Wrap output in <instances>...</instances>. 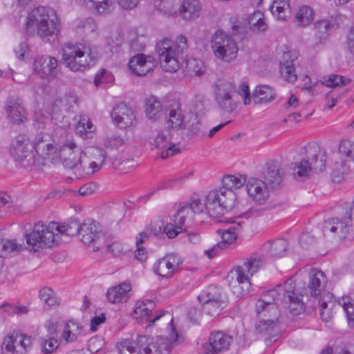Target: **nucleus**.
Masks as SVG:
<instances>
[{
  "instance_id": "f257e3e1",
  "label": "nucleus",
  "mask_w": 354,
  "mask_h": 354,
  "mask_svg": "<svg viewBox=\"0 0 354 354\" xmlns=\"http://www.w3.org/2000/svg\"><path fill=\"white\" fill-rule=\"evenodd\" d=\"M280 306L295 315L304 310V302L295 292L292 279H288L283 285H279L267 291L256 304L257 315L266 318L256 324V330L259 334L268 335L270 341H275L279 335L277 319Z\"/></svg>"
},
{
  "instance_id": "f03ea898",
  "label": "nucleus",
  "mask_w": 354,
  "mask_h": 354,
  "mask_svg": "<svg viewBox=\"0 0 354 354\" xmlns=\"http://www.w3.org/2000/svg\"><path fill=\"white\" fill-rule=\"evenodd\" d=\"M234 197V194L230 192L223 195L220 192L211 190L203 198L196 195L193 196L189 205L194 214L206 213L209 216L216 218L231 211Z\"/></svg>"
},
{
  "instance_id": "7ed1b4c3",
  "label": "nucleus",
  "mask_w": 354,
  "mask_h": 354,
  "mask_svg": "<svg viewBox=\"0 0 354 354\" xmlns=\"http://www.w3.org/2000/svg\"><path fill=\"white\" fill-rule=\"evenodd\" d=\"M97 58V54L90 46L67 43L62 47L61 63L73 72H83L93 66Z\"/></svg>"
},
{
  "instance_id": "20e7f679",
  "label": "nucleus",
  "mask_w": 354,
  "mask_h": 354,
  "mask_svg": "<svg viewBox=\"0 0 354 354\" xmlns=\"http://www.w3.org/2000/svg\"><path fill=\"white\" fill-rule=\"evenodd\" d=\"M188 48L187 39L180 35L175 41L163 39L156 44V53L158 55L160 66L167 72L174 73L180 68L179 57Z\"/></svg>"
},
{
  "instance_id": "39448f33",
  "label": "nucleus",
  "mask_w": 354,
  "mask_h": 354,
  "mask_svg": "<svg viewBox=\"0 0 354 354\" xmlns=\"http://www.w3.org/2000/svg\"><path fill=\"white\" fill-rule=\"evenodd\" d=\"M304 158L295 163L294 175L299 178L306 177L314 170L322 171L325 168V151L316 143H308L301 151Z\"/></svg>"
},
{
  "instance_id": "423d86ee",
  "label": "nucleus",
  "mask_w": 354,
  "mask_h": 354,
  "mask_svg": "<svg viewBox=\"0 0 354 354\" xmlns=\"http://www.w3.org/2000/svg\"><path fill=\"white\" fill-rule=\"evenodd\" d=\"M57 227L58 223L56 222H50L48 225H45L42 222L36 223L32 231L24 236L26 249L37 252L40 249L53 246L58 241L55 230Z\"/></svg>"
},
{
  "instance_id": "0eeeda50",
  "label": "nucleus",
  "mask_w": 354,
  "mask_h": 354,
  "mask_svg": "<svg viewBox=\"0 0 354 354\" xmlns=\"http://www.w3.org/2000/svg\"><path fill=\"white\" fill-rule=\"evenodd\" d=\"M28 25L35 27L37 35L44 38L59 32L58 18L53 10L44 7L33 9L28 17Z\"/></svg>"
},
{
  "instance_id": "6e6552de",
  "label": "nucleus",
  "mask_w": 354,
  "mask_h": 354,
  "mask_svg": "<svg viewBox=\"0 0 354 354\" xmlns=\"http://www.w3.org/2000/svg\"><path fill=\"white\" fill-rule=\"evenodd\" d=\"M169 338L162 335L157 336L156 340L148 335H138L136 345L144 354H168L178 341V334L174 326H167Z\"/></svg>"
},
{
  "instance_id": "1a4fd4ad",
  "label": "nucleus",
  "mask_w": 354,
  "mask_h": 354,
  "mask_svg": "<svg viewBox=\"0 0 354 354\" xmlns=\"http://www.w3.org/2000/svg\"><path fill=\"white\" fill-rule=\"evenodd\" d=\"M155 303L152 300L138 301L133 310V316L138 323L147 322V327L153 326L157 322L166 324L167 326H174V318L171 314L164 310L153 312Z\"/></svg>"
},
{
  "instance_id": "9d476101",
  "label": "nucleus",
  "mask_w": 354,
  "mask_h": 354,
  "mask_svg": "<svg viewBox=\"0 0 354 354\" xmlns=\"http://www.w3.org/2000/svg\"><path fill=\"white\" fill-rule=\"evenodd\" d=\"M211 47L215 57L223 62L230 63L237 57L239 48L234 39L223 30L212 35Z\"/></svg>"
},
{
  "instance_id": "9b49d317",
  "label": "nucleus",
  "mask_w": 354,
  "mask_h": 354,
  "mask_svg": "<svg viewBox=\"0 0 354 354\" xmlns=\"http://www.w3.org/2000/svg\"><path fill=\"white\" fill-rule=\"evenodd\" d=\"M45 327L50 335L57 336L60 343L68 344L78 341L83 330L82 326L74 320L53 322L48 320Z\"/></svg>"
},
{
  "instance_id": "f8f14e48",
  "label": "nucleus",
  "mask_w": 354,
  "mask_h": 354,
  "mask_svg": "<svg viewBox=\"0 0 354 354\" xmlns=\"http://www.w3.org/2000/svg\"><path fill=\"white\" fill-rule=\"evenodd\" d=\"M213 91L215 102L221 111L232 113L235 110L238 104V99L234 83L218 80L214 84Z\"/></svg>"
},
{
  "instance_id": "ddd939ff",
  "label": "nucleus",
  "mask_w": 354,
  "mask_h": 354,
  "mask_svg": "<svg viewBox=\"0 0 354 354\" xmlns=\"http://www.w3.org/2000/svg\"><path fill=\"white\" fill-rule=\"evenodd\" d=\"M31 346L30 337L12 331L8 333L3 339L1 354H25Z\"/></svg>"
},
{
  "instance_id": "4468645a",
  "label": "nucleus",
  "mask_w": 354,
  "mask_h": 354,
  "mask_svg": "<svg viewBox=\"0 0 354 354\" xmlns=\"http://www.w3.org/2000/svg\"><path fill=\"white\" fill-rule=\"evenodd\" d=\"M150 145L158 149L162 158L173 156L180 150L178 144L172 140V136L167 130H157L149 140Z\"/></svg>"
},
{
  "instance_id": "2eb2a0df",
  "label": "nucleus",
  "mask_w": 354,
  "mask_h": 354,
  "mask_svg": "<svg viewBox=\"0 0 354 354\" xmlns=\"http://www.w3.org/2000/svg\"><path fill=\"white\" fill-rule=\"evenodd\" d=\"M290 279H292L290 278ZM294 283L295 280L292 279ZM328 282L326 274L319 269L313 268L308 273V285L305 288L302 292H299L295 288V292L299 295L301 299L302 293L310 295L311 297H317L322 294ZM296 285L295 284V287ZM302 301V300H301Z\"/></svg>"
},
{
  "instance_id": "dca6fc26",
  "label": "nucleus",
  "mask_w": 354,
  "mask_h": 354,
  "mask_svg": "<svg viewBox=\"0 0 354 354\" xmlns=\"http://www.w3.org/2000/svg\"><path fill=\"white\" fill-rule=\"evenodd\" d=\"M246 192L250 199L255 203L263 205L270 198L268 184L257 178H250L245 183Z\"/></svg>"
},
{
  "instance_id": "f3484780",
  "label": "nucleus",
  "mask_w": 354,
  "mask_h": 354,
  "mask_svg": "<svg viewBox=\"0 0 354 354\" xmlns=\"http://www.w3.org/2000/svg\"><path fill=\"white\" fill-rule=\"evenodd\" d=\"M32 147L37 154L44 159L53 158L59 149L50 136L43 131L35 136L32 140Z\"/></svg>"
},
{
  "instance_id": "a211bd4d",
  "label": "nucleus",
  "mask_w": 354,
  "mask_h": 354,
  "mask_svg": "<svg viewBox=\"0 0 354 354\" xmlns=\"http://www.w3.org/2000/svg\"><path fill=\"white\" fill-rule=\"evenodd\" d=\"M28 138L24 135H18L13 140L10 147V153L12 157L20 162H26V165L33 163L31 149Z\"/></svg>"
},
{
  "instance_id": "6ab92c4d",
  "label": "nucleus",
  "mask_w": 354,
  "mask_h": 354,
  "mask_svg": "<svg viewBox=\"0 0 354 354\" xmlns=\"http://www.w3.org/2000/svg\"><path fill=\"white\" fill-rule=\"evenodd\" d=\"M232 341L231 336L222 331L210 333L208 342L204 346L205 354H219L227 351Z\"/></svg>"
},
{
  "instance_id": "aec40b11",
  "label": "nucleus",
  "mask_w": 354,
  "mask_h": 354,
  "mask_svg": "<svg viewBox=\"0 0 354 354\" xmlns=\"http://www.w3.org/2000/svg\"><path fill=\"white\" fill-rule=\"evenodd\" d=\"M351 209L346 212V219L343 221L338 218H331L326 220L323 225V232L324 235L333 234L343 239L348 233L351 226Z\"/></svg>"
},
{
  "instance_id": "412c9836",
  "label": "nucleus",
  "mask_w": 354,
  "mask_h": 354,
  "mask_svg": "<svg viewBox=\"0 0 354 354\" xmlns=\"http://www.w3.org/2000/svg\"><path fill=\"white\" fill-rule=\"evenodd\" d=\"M111 118L114 123L121 129L133 127L137 122L134 111L124 103H120L113 108Z\"/></svg>"
},
{
  "instance_id": "4be33fe9",
  "label": "nucleus",
  "mask_w": 354,
  "mask_h": 354,
  "mask_svg": "<svg viewBox=\"0 0 354 354\" xmlns=\"http://www.w3.org/2000/svg\"><path fill=\"white\" fill-rule=\"evenodd\" d=\"M57 59L51 56H38L33 64L34 71L42 78H54L57 74Z\"/></svg>"
},
{
  "instance_id": "5701e85b",
  "label": "nucleus",
  "mask_w": 354,
  "mask_h": 354,
  "mask_svg": "<svg viewBox=\"0 0 354 354\" xmlns=\"http://www.w3.org/2000/svg\"><path fill=\"white\" fill-rule=\"evenodd\" d=\"M181 263L180 258L177 254L171 253L158 259L153 266V270L159 276L171 277Z\"/></svg>"
},
{
  "instance_id": "b1692460",
  "label": "nucleus",
  "mask_w": 354,
  "mask_h": 354,
  "mask_svg": "<svg viewBox=\"0 0 354 354\" xmlns=\"http://www.w3.org/2000/svg\"><path fill=\"white\" fill-rule=\"evenodd\" d=\"M82 151L73 142L64 144L59 148V157L63 165L68 169H74L78 165Z\"/></svg>"
},
{
  "instance_id": "393cba45",
  "label": "nucleus",
  "mask_w": 354,
  "mask_h": 354,
  "mask_svg": "<svg viewBox=\"0 0 354 354\" xmlns=\"http://www.w3.org/2000/svg\"><path fill=\"white\" fill-rule=\"evenodd\" d=\"M246 178L243 176H235V175H225L222 179V187L218 189H213L212 191H217L222 193L223 195L225 193L230 192L234 194L233 204L231 207V211L236 209L237 211L240 212L241 209L236 203V194L233 192V189H239L243 185H245Z\"/></svg>"
},
{
  "instance_id": "a878e982",
  "label": "nucleus",
  "mask_w": 354,
  "mask_h": 354,
  "mask_svg": "<svg viewBox=\"0 0 354 354\" xmlns=\"http://www.w3.org/2000/svg\"><path fill=\"white\" fill-rule=\"evenodd\" d=\"M283 176L284 171L279 162L273 160L266 162L262 177L267 184L274 187L281 183Z\"/></svg>"
},
{
  "instance_id": "bb28decb",
  "label": "nucleus",
  "mask_w": 354,
  "mask_h": 354,
  "mask_svg": "<svg viewBox=\"0 0 354 354\" xmlns=\"http://www.w3.org/2000/svg\"><path fill=\"white\" fill-rule=\"evenodd\" d=\"M85 8L95 15L111 14L115 8V0H80Z\"/></svg>"
},
{
  "instance_id": "cd10ccee",
  "label": "nucleus",
  "mask_w": 354,
  "mask_h": 354,
  "mask_svg": "<svg viewBox=\"0 0 354 354\" xmlns=\"http://www.w3.org/2000/svg\"><path fill=\"white\" fill-rule=\"evenodd\" d=\"M131 289V284L128 281L113 286L106 291L107 300L111 304L125 303L130 297Z\"/></svg>"
},
{
  "instance_id": "c85d7f7f",
  "label": "nucleus",
  "mask_w": 354,
  "mask_h": 354,
  "mask_svg": "<svg viewBox=\"0 0 354 354\" xmlns=\"http://www.w3.org/2000/svg\"><path fill=\"white\" fill-rule=\"evenodd\" d=\"M77 103V97L72 93L66 94L56 99L53 105V114L56 119L59 116L65 117V114L72 111Z\"/></svg>"
},
{
  "instance_id": "c756f323",
  "label": "nucleus",
  "mask_w": 354,
  "mask_h": 354,
  "mask_svg": "<svg viewBox=\"0 0 354 354\" xmlns=\"http://www.w3.org/2000/svg\"><path fill=\"white\" fill-rule=\"evenodd\" d=\"M129 67L135 75L142 76L153 69L154 63L151 57H147L143 54H138L130 59Z\"/></svg>"
},
{
  "instance_id": "7c9ffc66",
  "label": "nucleus",
  "mask_w": 354,
  "mask_h": 354,
  "mask_svg": "<svg viewBox=\"0 0 354 354\" xmlns=\"http://www.w3.org/2000/svg\"><path fill=\"white\" fill-rule=\"evenodd\" d=\"M6 111L8 118L14 124H21L26 119V111L20 101L14 97L6 102Z\"/></svg>"
},
{
  "instance_id": "2f4dec72",
  "label": "nucleus",
  "mask_w": 354,
  "mask_h": 354,
  "mask_svg": "<svg viewBox=\"0 0 354 354\" xmlns=\"http://www.w3.org/2000/svg\"><path fill=\"white\" fill-rule=\"evenodd\" d=\"M319 302L322 320L324 322H330L336 309L339 308V301H337L331 293L326 292Z\"/></svg>"
},
{
  "instance_id": "473e14b6",
  "label": "nucleus",
  "mask_w": 354,
  "mask_h": 354,
  "mask_svg": "<svg viewBox=\"0 0 354 354\" xmlns=\"http://www.w3.org/2000/svg\"><path fill=\"white\" fill-rule=\"evenodd\" d=\"M75 31L86 37L95 38L98 35V27L92 17L77 19L74 23Z\"/></svg>"
},
{
  "instance_id": "72a5a7b5",
  "label": "nucleus",
  "mask_w": 354,
  "mask_h": 354,
  "mask_svg": "<svg viewBox=\"0 0 354 354\" xmlns=\"http://www.w3.org/2000/svg\"><path fill=\"white\" fill-rule=\"evenodd\" d=\"M97 171H99L97 163L96 164L95 161H92L85 151H82V155L80 156L78 165L75 169L77 178H81L90 176Z\"/></svg>"
},
{
  "instance_id": "f704fd0d",
  "label": "nucleus",
  "mask_w": 354,
  "mask_h": 354,
  "mask_svg": "<svg viewBox=\"0 0 354 354\" xmlns=\"http://www.w3.org/2000/svg\"><path fill=\"white\" fill-rule=\"evenodd\" d=\"M201 10L198 0H185L179 8V13L183 19L192 21L199 17Z\"/></svg>"
},
{
  "instance_id": "c9c22d12",
  "label": "nucleus",
  "mask_w": 354,
  "mask_h": 354,
  "mask_svg": "<svg viewBox=\"0 0 354 354\" xmlns=\"http://www.w3.org/2000/svg\"><path fill=\"white\" fill-rule=\"evenodd\" d=\"M80 234L82 236V241L84 243L91 244L99 239L101 234L97 223L88 220L82 224Z\"/></svg>"
},
{
  "instance_id": "e433bc0d",
  "label": "nucleus",
  "mask_w": 354,
  "mask_h": 354,
  "mask_svg": "<svg viewBox=\"0 0 354 354\" xmlns=\"http://www.w3.org/2000/svg\"><path fill=\"white\" fill-rule=\"evenodd\" d=\"M280 73L282 77L288 82L292 83L297 80V74L289 52L283 53L280 59Z\"/></svg>"
},
{
  "instance_id": "4c0bfd02",
  "label": "nucleus",
  "mask_w": 354,
  "mask_h": 354,
  "mask_svg": "<svg viewBox=\"0 0 354 354\" xmlns=\"http://www.w3.org/2000/svg\"><path fill=\"white\" fill-rule=\"evenodd\" d=\"M272 15L278 20L286 21L291 14L289 0H273L270 6Z\"/></svg>"
},
{
  "instance_id": "58836bf2",
  "label": "nucleus",
  "mask_w": 354,
  "mask_h": 354,
  "mask_svg": "<svg viewBox=\"0 0 354 354\" xmlns=\"http://www.w3.org/2000/svg\"><path fill=\"white\" fill-rule=\"evenodd\" d=\"M168 117L167 122L168 126L175 129H184L187 127V122L184 121V117L180 105L176 103L172 108L166 111Z\"/></svg>"
},
{
  "instance_id": "ea45409f",
  "label": "nucleus",
  "mask_w": 354,
  "mask_h": 354,
  "mask_svg": "<svg viewBox=\"0 0 354 354\" xmlns=\"http://www.w3.org/2000/svg\"><path fill=\"white\" fill-rule=\"evenodd\" d=\"M250 274L247 270L243 268V266H238L232 270L228 277H236V280L239 286L242 290V294L248 293L250 291L251 283L250 281Z\"/></svg>"
},
{
  "instance_id": "a19ab883",
  "label": "nucleus",
  "mask_w": 354,
  "mask_h": 354,
  "mask_svg": "<svg viewBox=\"0 0 354 354\" xmlns=\"http://www.w3.org/2000/svg\"><path fill=\"white\" fill-rule=\"evenodd\" d=\"M315 16L314 10L308 6H301L295 14V24L297 27H306L310 25Z\"/></svg>"
},
{
  "instance_id": "79ce46f5",
  "label": "nucleus",
  "mask_w": 354,
  "mask_h": 354,
  "mask_svg": "<svg viewBox=\"0 0 354 354\" xmlns=\"http://www.w3.org/2000/svg\"><path fill=\"white\" fill-rule=\"evenodd\" d=\"M162 104L156 96H150L146 100L145 113L148 119L151 120H158L162 114Z\"/></svg>"
},
{
  "instance_id": "37998d69",
  "label": "nucleus",
  "mask_w": 354,
  "mask_h": 354,
  "mask_svg": "<svg viewBox=\"0 0 354 354\" xmlns=\"http://www.w3.org/2000/svg\"><path fill=\"white\" fill-rule=\"evenodd\" d=\"M275 97L274 89L268 85H259L254 89L252 98L255 104H264L272 101Z\"/></svg>"
},
{
  "instance_id": "c03bdc74",
  "label": "nucleus",
  "mask_w": 354,
  "mask_h": 354,
  "mask_svg": "<svg viewBox=\"0 0 354 354\" xmlns=\"http://www.w3.org/2000/svg\"><path fill=\"white\" fill-rule=\"evenodd\" d=\"M198 299L203 304L207 302L227 301L225 296L223 295L220 290L214 285L209 286L204 292L198 295Z\"/></svg>"
},
{
  "instance_id": "a18cd8bd",
  "label": "nucleus",
  "mask_w": 354,
  "mask_h": 354,
  "mask_svg": "<svg viewBox=\"0 0 354 354\" xmlns=\"http://www.w3.org/2000/svg\"><path fill=\"white\" fill-rule=\"evenodd\" d=\"M330 21L328 19H320L314 24L315 38L316 43L322 44L328 38L329 30L332 28Z\"/></svg>"
},
{
  "instance_id": "49530a36",
  "label": "nucleus",
  "mask_w": 354,
  "mask_h": 354,
  "mask_svg": "<svg viewBox=\"0 0 354 354\" xmlns=\"http://www.w3.org/2000/svg\"><path fill=\"white\" fill-rule=\"evenodd\" d=\"M194 216L193 210L189 204H187L179 207L174 216V221L178 225L184 227L187 223L194 220Z\"/></svg>"
},
{
  "instance_id": "de8ad7c7",
  "label": "nucleus",
  "mask_w": 354,
  "mask_h": 354,
  "mask_svg": "<svg viewBox=\"0 0 354 354\" xmlns=\"http://www.w3.org/2000/svg\"><path fill=\"white\" fill-rule=\"evenodd\" d=\"M264 248L270 252L272 256L280 257L286 253L288 243L283 239H278L274 241L267 243Z\"/></svg>"
},
{
  "instance_id": "09e8293b",
  "label": "nucleus",
  "mask_w": 354,
  "mask_h": 354,
  "mask_svg": "<svg viewBox=\"0 0 354 354\" xmlns=\"http://www.w3.org/2000/svg\"><path fill=\"white\" fill-rule=\"evenodd\" d=\"M264 264V258L262 255L253 254L245 259L243 263V268L247 270L250 276L257 272Z\"/></svg>"
},
{
  "instance_id": "8fccbe9b",
  "label": "nucleus",
  "mask_w": 354,
  "mask_h": 354,
  "mask_svg": "<svg viewBox=\"0 0 354 354\" xmlns=\"http://www.w3.org/2000/svg\"><path fill=\"white\" fill-rule=\"evenodd\" d=\"M82 224L76 220H71L67 223L59 224L57 229H55L57 238L59 235L66 234L68 236H75L80 234Z\"/></svg>"
},
{
  "instance_id": "3c124183",
  "label": "nucleus",
  "mask_w": 354,
  "mask_h": 354,
  "mask_svg": "<svg viewBox=\"0 0 354 354\" xmlns=\"http://www.w3.org/2000/svg\"><path fill=\"white\" fill-rule=\"evenodd\" d=\"M84 151L92 161L97 163V169L100 170L106 158V153L104 150L97 147H90L86 148Z\"/></svg>"
},
{
  "instance_id": "603ef678",
  "label": "nucleus",
  "mask_w": 354,
  "mask_h": 354,
  "mask_svg": "<svg viewBox=\"0 0 354 354\" xmlns=\"http://www.w3.org/2000/svg\"><path fill=\"white\" fill-rule=\"evenodd\" d=\"M178 5L176 0H161L156 6L162 15L172 17L177 13Z\"/></svg>"
},
{
  "instance_id": "864d4df0",
  "label": "nucleus",
  "mask_w": 354,
  "mask_h": 354,
  "mask_svg": "<svg viewBox=\"0 0 354 354\" xmlns=\"http://www.w3.org/2000/svg\"><path fill=\"white\" fill-rule=\"evenodd\" d=\"M23 248L24 246L20 243H17L15 240H9L0 237V255H2V257L12 252H19Z\"/></svg>"
},
{
  "instance_id": "5fc2aeb1",
  "label": "nucleus",
  "mask_w": 354,
  "mask_h": 354,
  "mask_svg": "<svg viewBox=\"0 0 354 354\" xmlns=\"http://www.w3.org/2000/svg\"><path fill=\"white\" fill-rule=\"evenodd\" d=\"M39 297L46 304L49 306H58L60 304V299L58 298L53 290L50 288L44 287L39 292Z\"/></svg>"
},
{
  "instance_id": "6e6d98bb",
  "label": "nucleus",
  "mask_w": 354,
  "mask_h": 354,
  "mask_svg": "<svg viewBox=\"0 0 354 354\" xmlns=\"http://www.w3.org/2000/svg\"><path fill=\"white\" fill-rule=\"evenodd\" d=\"M239 228V225H233L227 229L220 230L218 232L221 234L222 241L220 243H225V248L230 244L234 243L237 237V231Z\"/></svg>"
},
{
  "instance_id": "4d7b16f0",
  "label": "nucleus",
  "mask_w": 354,
  "mask_h": 354,
  "mask_svg": "<svg viewBox=\"0 0 354 354\" xmlns=\"http://www.w3.org/2000/svg\"><path fill=\"white\" fill-rule=\"evenodd\" d=\"M186 70L190 76L201 75L204 73L205 67L201 60L189 59L187 62Z\"/></svg>"
},
{
  "instance_id": "13d9d810",
  "label": "nucleus",
  "mask_w": 354,
  "mask_h": 354,
  "mask_svg": "<svg viewBox=\"0 0 354 354\" xmlns=\"http://www.w3.org/2000/svg\"><path fill=\"white\" fill-rule=\"evenodd\" d=\"M76 133L86 138L87 133L93 131V124L86 116H81L75 127Z\"/></svg>"
},
{
  "instance_id": "bf43d9fd",
  "label": "nucleus",
  "mask_w": 354,
  "mask_h": 354,
  "mask_svg": "<svg viewBox=\"0 0 354 354\" xmlns=\"http://www.w3.org/2000/svg\"><path fill=\"white\" fill-rule=\"evenodd\" d=\"M203 311L210 317H216L220 315L222 310L226 307L227 301H222L221 302L212 301L207 302L203 304Z\"/></svg>"
},
{
  "instance_id": "052dcab7",
  "label": "nucleus",
  "mask_w": 354,
  "mask_h": 354,
  "mask_svg": "<svg viewBox=\"0 0 354 354\" xmlns=\"http://www.w3.org/2000/svg\"><path fill=\"white\" fill-rule=\"evenodd\" d=\"M2 310L10 315H24L28 314V308L24 305H17L8 303H5L1 305Z\"/></svg>"
},
{
  "instance_id": "680f3d73",
  "label": "nucleus",
  "mask_w": 354,
  "mask_h": 354,
  "mask_svg": "<svg viewBox=\"0 0 354 354\" xmlns=\"http://www.w3.org/2000/svg\"><path fill=\"white\" fill-rule=\"evenodd\" d=\"M120 354H140L141 351L138 347L135 346L133 341L126 339L116 344Z\"/></svg>"
},
{
  "instance_id": "e2e57ef3",
  "label": "nucleus",
  "mask_w": 354,
  "mask_h": 354,
  "mask_svg": "<svg viewBox=\"0 0 354 354\" xmlns=\"http://www.w3.org/2000/svg\"><path fill=\"white\" fill-rule=\"evenodd\" d=\"M350 80L339 75H330L324 79L323 84L328 87L338 88L350 83Z\"/></svg>"
},
{
  "instance_id": "0e129e2a",
  "label": "nucleus",
  "mask_w": 354,
  "mask_h": 354,
  "mask_svg": "<svg viewBox=\"0 0 354 354\" xmlns=\"http://www.w3.org/2000/svg\"><path fill=\"white\" fill-rule=\"evenodd\" d=\"M47 339H43L41 342V351L45 354H50L55 352L59 346V339L54 337L55 335Z\"/></svg>"
},
{
  "instance_id": "69168bd1",
  "label": "nucleus",
  "mask_w": 354,
  "mask_h": 354,
  "mask_svg": "<svg viewBox=\"0 0 354 354\" xmlns=\"http://www.w3.org/2000/svg\"><path fill=\"white\" fill-rule=\"evenodd\" d=\"M183 226L178 225L173 220L172 223H167L163 228V232L169 239L175 238L183 231Z\"/></svg>"
},
{
  "instance_id": "338daca9",
  "label": "nucleus",
  "mask_w": 354,
  "mask_h": 354,
  "mask_svg": "<svg viewBox=\"0 0 354 354\" xmlns=\"http://www.w3.org/2000/svg\"><path fill=\"white\" fill-rule=\"evenodd\" d=\"M339 151L347 158H354V142L349 140H343L340 142Z\"/></svg>"
},
{
  "instance_id": "774afa93",
  "label": "nucleus",
  "mask_w": 354,
  "mask_h": 354,
  "mask_svg": "<svg viewBox=\"0 0 354 354\" xmlns=\"http://www.w3.org/2000/svg\"><path fill=\"white\" fill-rule=\"evenodd\" d=\"M339 307H342L346 313L347 319L350 322H354V304L351 303L349 298L342 297L339 300Z\"/></svg>"
}]
</instances>
